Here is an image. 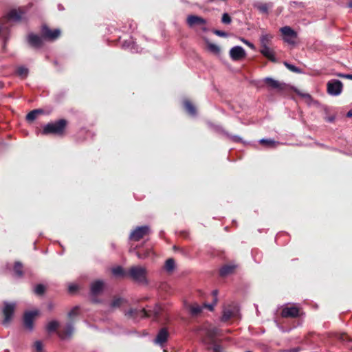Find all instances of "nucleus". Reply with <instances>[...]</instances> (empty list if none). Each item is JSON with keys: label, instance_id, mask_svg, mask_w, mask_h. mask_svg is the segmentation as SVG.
<instances>
[{"label": "nucleus", "instance_id": "nucleus-4", "mask_svg": "<svg viewBox=\"0 0 352 352\" xmlns=\"http://www.w3.org/2000/svg\"><path fill=\"white\" fill-rule=\"evenodd\" d=\"M16 305L14 302H3V308L2 309V314L3 316V324H8L12 320V317L15 311Z\"/></svg>", "mask_w": 352, "mask_h": 352}, {"label": "nucleus", "instance_id": "nucleus-54", "mask_svg": "<svg viewBox=\"0 0 352 352\" xmlns=\"http://www.w3.org/2000/svg\"><path fill=\"white\" fill-rule=\"evenodd\" d=\"M344 77L346 79L352 80V74H346Z\"/></svg>", "mask_w": 352, "mask_h": 352}, {"label": "nucleus", "instance_id": "nucleus-31", "mask_svg": "<svg viewBox=\"0 0 352 352\" xmlns=\"http://www.w3.org/2000/svg\"><path fill=\"white\" fill-rule=\"evenodd\" d=\"M217 293H218L217 290L212 291V296L214 297L213 303L212 304L204 303V307L207 308L210 311H212L213 310L214 305L217 302Z\"/></svg>", "mask_w": 352, "mask_h": 352}, {"label": "nucleus", "instance_id": "nucleus-9", "mask_svg": "<svg viewBox=\"0 0 352 352\" xmlns=\"http://www.w3.org/2000/svg\"><path fill=\"white\" fill-rule=\"evenodd\" d=\"M263 81L270 89H275L278 91H281L285 90L286 87L285 83L279 82L278 80H274L270 77H266L264 78Z\"/></svg>", "mask_w": 352, "mask_h": 352}, {"label": "nucleus", "instance_id": "nucleus-22", "mask_svg": "<svg viewBox=\"0 0 352 352\" xmlns=\"http://www.w3.org/2000/svg\"><path fill=\"white\" fill-rule=\"evenodd\" d=\"M73 331L74 327L72 324L68 323L63 330L58 331V335L61 339H65L70 337Z\"/></svg>", "mask_w": 352, "mask_h": 352}, {"label": "nucleus", "instance_id": "nucleus-35", "mask_svg": "<svg viewBox=\"0 0 352 352\" xmlns=\"http://www.w3.org/2000/svg\"><path fill=\"white\" fill-rule=\"evenodd\" d=\"M112 273L115 276H125L126 277V272L124 270V269L120 267H116L112 270Z\"/></svg>", "mask_w": 352, "mask_h": 352}, {"label": "nucleus", "instance_id": "nucleus-29", "mask_svg": "<svg viewBox=\"0 0 352 352\" xmlns=\"http://www.w3.org/2000/svg\"><path fill=\"white\" fill-rule=\"evenodd\" d=\"M23 266L20 261H16L14 265V272L17 277H22L23 275Z\"/></svg>", "mask_w": 352, "mask_h": 352}, {"label": "nucleus", "instance_id": "nucleus-23", "mask_svg": "<svg viewBox=\"0 0 352 352\" xmlns=\"http://www.w3.org/2000/svg\"><path fill=\"white\" fill-rule=\"evenodd\" d=\"M274 36L271 34H263L260 37L261 48L270 46Z\"/></svg>", "mask_w": 352, "mask_h": 352}, {"label": "nucleus", "instance_id": "nucleus-11", "mask_svg": "<svg viewBox=\"0 0 352 352\" xmlns=\"http://www.w3.org/2000/svg\"><path fill=\"white\" fill-rule=\"evenodd\" d=\"M300 316V310L296 306L284 307L281 311V316L283 318H296Z\"/></svg>", "mask_w": 352, "mask_h": 352}, {"label": "nucleus", "instance_id": "nucleus-14", "mask_svg": "<svg viewBox=\"0 0 352 352\" xmlns=\"http://www.w3.org/2000/svg\"><path fill=\"white\" fill-rule=\"evenodd\" d=\"M230 58L234 60H241L246 56L245 50L241 46H235L230 50Z\"/></svg>", "mask_w": 352, "mask_h": 352}, {"label": "nucleus", "instance_id": "nucleus-28", "mask_svg": "<svg viewBox=\"0 0 352 352\" xmlns=\"http://www.w3.org/2000/svg\"><path fill=\"white\" fill-rule=\"evenodd\" d=\"M175 267V262L173 258H168L164 265V269L168 273L173 272Z\"/></svg>", "mask_w": 352, "mask_h": 352}, {"label": "nucleus", "instance_id": "nucleus-13", "mask_svg": "<svg viewBox=\"0 0 352 352\" xmlns=\"http://www.w3.org/2000/svg\"><path fill=\"white\" fill-rule=\"evenodd\" d=\"M125 315L128 318L133 319H135L138 317H140L141 318L151 317V314H149L144 308L140 310L137 309H130L128 311L126 312Z\"/></svg>", "mask_w": 352, "mask_h": 352}, {"label": "nucleus", "instance_id": "nucleus-32", "mask_svg": "<svg viewBox=\"0 0 352 352\" xmlns=\"http://www.w3.org/2000/svg\"><path fill=\"white\" fill-rule=\"evenodd\" d=\"M259 142L261 145L270 148L275 147L277 144L274 140L268 139H261Z\"/></svg>", "mask_w": 352, "mask_h": 352}, {"label": "nucleus", "instance_id": "nucleus-56", "mask_svg": "<svg viewBox=\"0 0 352 352\" xmlns=\"http://www.w3.org/2000/svg\"><path fill=\"white\" fill-rule=\"evenodd\" d=\"M348 6H349V8H352V1L349 3Z\"/></svg>", "mask_w": 352, "mask_h": 352}, {"label": "nucleus", "instance_id": "nucleus-49", "mask_svg": "<svg viewBox=\"0 0 352 352\" xmlns=\"http://www.w3.org/2000/svg\"><path fill=\"white\" fill-rule=\"evenodd\" d=\"M133 44V42L130 40V41H125L123 44H122V46L124 48H128L130 47V45Z\"/></svg>", "mask_w": 352, "mask_h": 352}, {"label": "nucleus", "instance_id": "nucleus-25", "mask_svg": "<svg viewBox=\"0 0 352 352\" xmlns=\"http://www.w3.org/2000/svg\"><path fill=\"white\" fill-rule=\"evenodd\" d=\"M184 107L185 111L190 116H195L197 110L194 104L188 100L184 101Z\"/></svg>", "mask_w": 352, "mask_h": 352}, {"label": "nucleus", "instance_id": "nucleus-7", "mask_svg": "<svg viewBox=\"0 0 352 352\" xmlns=\"http://www.w3.org/2000/svg\"><path fill=\"white\" fill-rule=\"evenodd\" d=\"M38 315V311H26L23 314V325L25 329L29 331H32L34 329V321L36 316Z\"/></svg>", "mask_w": 352, "mask_h": 352}, {"label": "nucleus", "instance_id": "nucleus-53", "mask_svg": "<svg viewBox=\"0 0 352 352\" xmlns=\"http://www.w3.org/2000/svg\"><path fill=\"white\" fill-rule=\"evenodd\" d=\"M346 117L351 118L352 117V109L349 110L346 113Z\"/></svg>", "mask_w": 352, "mask_h": 352}, {"label": "nucleus", "instance_id": "nucleus-47", "mask_svg": "<svg viewBox=\"0 0 352 352\" xmlns=\"http://www.w3.org/2000/svg\"><path fill=\"white\" fill-rule=\"evenodd\" d=\"M242 41H243V42L246 45H248L250 48H251L252 50H255V49H256L255 45H254L252 43H251V42H250V41H248V40H245V39H244V38H243V39H242Z\"/></svg>", "mask_w": 352, "mask_h": 352}, {"label": "nucleus", "instance_id": "nucleus-30", "mask_svg": "<svg viewBox=\"0 0 352 352\" xmlns=\"http://www.w3.org/2000/svg\"><path fill=\"white\" fill-rule=\"evenodd\" d=\"M43 111L41 109H34L28 113L26 116V120L28 122L34 121Z\"/></svg>", "mask_w": 352, "mask_h": 352}, {"label": "nucleus", "instance_id": "nucleus-43", "mask_svg": "<svg viewBox=\"0 0 352 352\" xmlns=\"http://www.w3.org/2000/svg\"><path fill=\"white\" fill-rule=\"evenodd\" d=\"M78 314V307H74L68 314V317L69 318H72L74 316H76Z\"/></svg>", "mask_w": 352, "mask_h": 352}, {"label": "nucleus", "instance_id": "nucleus-38", "mask_svg": "<svg viewBox=\"0 0 352 352\" xmlns=\"http://www.w3.org/2000/svg\"><path fill=\"white\" fill-rule=\"evenodd\" d=\"M207 47L208 49L214 54H219L220 52V47L215 44L208 43Z\"/></svg>", "mask_w": 352, "mask_h": 352}, {"label": "nucleus", "instance_id": "nucleus-55", "mask_svg": "<svg viewBox=\"0 0 352 352\" xmlns=\"http://www.w3.org/2000/svg\"><path fill=\"white\" fill-rule=\"evenodd\" d=\"M69 289L70 292H73L76 289V286H70Z\"/></svg>", "mask_w": 352, "mask_h": 352}, {"label": "nucleus", "instance_id": "nucleus-52", "mask_svg": "<svg viewBox=\"0 0 352 352\" xmlns=\"http://www.w3.org/2000/svg\"><path fill=\"white\" fill-rule=\"evenodd\" d=\"M292 3L295 4V6H298L300 7H303L304 6L303 3H301V2L300 3H298L296 1H294Z\"/></svg>", "mask_w": 352, "mask_h": 352}, {"label": "nucleus", "instance_id": "nucleus-10", "mask_svg": "<svg viewBox=\"0 0 352 352\" xmlns=\"http://www.w3.org/2000/svg\"><path fill=\"white\" fill-rule=\"evenodd\" d=\"M43 37L34 33H30L27 36V42L31 47L38 49L43 46Z\"/></svg>", "mask_w": 352, "mask_h": 352}, {"label": "nucleus", "instance_id": "nucleus-57", "mask_svg": "<svg viewBox=\"0 0 352 352\" xmlns=\"http://www.w3.org/2000/svg\"><path fill=\"white\" fill-rule=\"evenodd\" d=\"M202 30L205 31V30H206V28H202Z\"/></svg>", "mask_w": 352, "mask_h": 352}, {"label": "nucleus", "instance_id": "nucleus-33", "mask_svg": "<svg viewBox=\"0 0 352 352\" xmlns=\"http://www.w3.org/2000/svg\"><path fill=\"white\" fill-rule=\"evenodd\" d=\"M58 327H59L58 322H57L56 320H52L47 324L46 329L49 333L54 332L57 330Z\"/></svg>", "mask_w": 352, "mask_h": 352}, {"label": "nucleus", "instance_id": "nucleus-48", "mask_svg": "<svg viewBox=\"0 0 352 352\" xmlns=\"http://www.w3.org/2000/svg\"><path fill=\"white\" fill-rule=\"evenodd\" d=\"M230 138L234 142H240L241 141V138L237 135H231Z\"/></svg>", "mask_w": 352, "mask_h": 352}, {"label": "nucleus", "instance_id": "nucleus-18", "mask_svg": "<svg viewBox=\"0 0 352 352\" xmlns=\"http://www.w3.org/2000/svg\"><path fill=\"white\" fill-rule=\"evenodd\" d=\"M238 265L235 263H228L223 265L219 270V275L221 277H226L235 272Z\"/></svg>", "mask_w": 352, "mask_h": 352}, {"label": "nucleus", "instance_id": "nucleus-19", "mask_svg": "<svg viewBox=\"0 0 352 352\" xmlns=\"http://www.w3.org/2000/svg\"><path fill=\"white\" fill-rule=\"evenodd\" d=\"M24 14V11L21 9H12L8 13L6 18L10 21L19 22L22 20Z\"/></svg>", "mask_w": 352, "mask_h": 352}, {"label": "nucleus", "instance_id": "nucleus-1", "mask_svg": "<svg viewBox=\"0 0 352 352\" xmlns=\"http://www.w3.org/2000/svg\"><path fill=\"white\" fill-rule=\"evenodd\" d=\"M68 121L65 119H60L54 122L47 123L43 126L41 133L44 135H53L63 137L65 135Z\"/></svg>", "mask_w": 352, "mask_h": 352}, {"label": "nucleus", "instance_id": "nucleus-17", "mask_svg": "<svg viewBox=\"0 0 352 352\" xmlns=\"http://www.w3.org/2000/svg\"><path fill=\"white\" fill-rule=\"evenodd\" d=\"M187 24L192 28L195 25H204L206 24V20L201 16L197 15H188L186 19Z\"/></svg>", "mask_w": 352, "mask_h": 352}, {"label": "nucleus", "instance_id": "nucleus-45", "mask_svg": "<svg viewBox=\"0 0 352 352\" xmlns=\"http://www.w3.org/2000/svg\"><path fill=\"white\" fill-rule=\"evenodd\" d=\"M213 33L221 37H225L227 36V33L221 30H213Z\"/></svg>", "mask_w": 352, "mask_h": 352}, {"label": "nucleus", "instance_id": "nucleus-34", "mask_svg": "<svg viewBox=\"0 0 352 352\" xmlns=\"http://www.w3.org/2000/svg\"><path fill=\"white\" fill-rule=\"evenodd\" d=\"M190 311L192 315L197 316L202 311V307L198 304L191 305L190 306Z\"/></svg>", "mask_w": 352, "mask_h": 352}, {"label": "nucleus", "instance_id": "nucleus-16", "mask_svg": "<svg viewBox=\"0 0 352 352\" xmlns=\"http://www.w3.org/2000/svg\"><path fill=\"white\" fill-rule=\"evenodd\" d=\"M280 31L284 36L285 41L289 43H293L294 41L290 38H295L297 37V33L289 26H284L280 29Z\"/></svg>", "mask_w": 352, "mask_h": 352}, {"label": "nucleus", "instance_id": "nucleus-51", "mask_svg": "<svg viewBox=\"0 0 352 352\" xmlns=\"http://www.w3.org/2000/svg\"><path fill=\"white\" fill-rule=\"evenodd\" d=\"M336 76L342 78H345L344 76H346V74L342 73H338L336 74Z\"/></svg>", "mask_w": 352, "mask_h": 352}, {"label": "nucleus", "instance_id": "nucleus-36", "mask_svg": "<svg viewBox=\"0 0 352 352\" xmlns=\"http://www.w3.org/2000/svg\"><path fill=\"white\" fill-rule=\"evenodd\" d=\"M283 64L289 70H290L292 72H294L296 74H300L302 72V71L300 68H298V67H296L295 65H292L286 61H285L283 63Z\"/></svg>", "mask_w": 352, "mask_h": 352}, {"label": "nucleus", "instance_id": "nucleus-20", "mask_svg": "<svg viewBox=\"0 0 352 352\" xmlns=\"http://www.w3.org/2000/svg\"><path fill=\"white\" fill-rule=\"evenodd\" d=\"M104 289V282L97 280L93 282L90 286V294L93 296H97L100 294Z\"/></svg>", "mask_w": 352, "mask_h": 352}, {"label": "nucleus", "instance_id": "nucleus-6", "mask_svg": "<svg viewBox=\"0 0 352 352\" xmlns=\"http://www.w3.org/2000/svg\"><path fill=\"white\" fill-rule=\"evenodd\" d=\"M327 89L329 94L331 96H338L342 91L343 84L339 80H331L327 83Z\"/></svg>", "mask_w": 352, "mask_h": 352}, {"label": "nucleus", "instance_id": "nucleus-12", "mask_svg": "<svg viewBox=\"0 0 352 352\" xmlns=\"http://www.w3.org/2000/svg\"><path fill=\"white\" fill-rule=\"evenodd\" d=\"M221 335V330L215 327L209 328L206 333V338L204 342L206 344H214L216 338Z\"/></svg>", "mask_w": 352, "mask_h": 352}, {"label": "nucleus", "instance_id": "nucleus-39", "mask_svg": "<svg viewBox=\"0 0 352 352\" xmlns=\"http://www.w3.org/2000/svg\"><path fill=\"white\" fill-rule=\"evenodd\" d=\"M124 301V299L122 298H115L111 303V307L112 308L120 307Z\"/></svg>", "mask_w": 352, "mask_h": 352}, {"label": "nucleus", "instance_id": "nucleus-24", "mask_svg": "<svg viewBox=\"0 0 352 352\" xmlns=\"http://www.w3.org/2000/svg\"><path fill=\"white\" fill-rule=\"evenodd\" d=\"M138 249V250L136 251V255L138 257V258L140 259H145L146 258H148L151 252H152V249L151 248H146V249H142L139 247H136L134 248V250L135 249Z\"/></svg>", "mask_w": 352, "mask_h": 352}, {"label": "nucleus", "instance_id": "nucleus-21", "mask_svg": "<svg viewBox=\"0 0 352 352\" xmlns=\"http://www.w3.org/2000/svg\"><path fill=\"white\" fill-rule=\"evenodd\" d=\"M259 52L266 58H267L272 63H277L278 60L275 56L274 50L270 47V46H267V47L260 48Z\"/></svg>", "mask_w": 352, "mask_h": 352}, {"label": "nucleus", "instance_id": "nucleus-40", "mask_svg": "<svg viewBox=\"0 0 352 352\" xmlns=\"http://www.w3.org/2000/svg\"><path fill=\"white\" fill-rule=\"evenodd\" d=\"M45 292V287L42 284H38L34 289V293L36 295L42 296Z\"/></svg>", "mask_w": 352, "mask_h": 352}, {"label": "nucleus", "instance_id": "nucleus-46", "mask_svg": "<svg viewBox=\"0 0 352 352\" xmlns=\"http://www.w3.org/2000/svg\"><path fill=\"white\" fill-rule=\"evenodd\" d=\"M212 345V350L213 352H221V346L219 344H216V342L214 344H210Z\"/></svg>", "mask_w": 352, "mask_h": 352}, {"label": "nucleus", "instance_id": "nucleus-3", "mask_svg": "<svg viewBox=\"0 0 352 352\" xmlns=\"http://www.w3.org/2000/svg\"><path fill=\"white\" fill-rule=\"evenodd\" d=\"M151 234V228L148 226H137L131 230L129 239L132 241H139Z\"/></svg>", "mask_w": 352, "mask_h": 352}, {"label": "nucleus", "instance_id": "nucleus-5", "mask_svg": "<svg viewBox=\"0 0 352 352\" xmlns=\"http://www.w3.org/2000/svg\"><path fill=\"white\" fill-rule=\"evenodd\" d=\"M41 36L43 39L53 41L58 38L61 34L60 29L51 30L48 25L43 24L41 26Z\"/></svg>", "mask_w": 352, "mask_h": 352}, {"label": "nucleus", "instance_id": "nucleus-15", "mask_svg": "<svg viewBox=\"0 0 352 352\" xmlns=\"http://www.w3.org/2000/svg\"><path fill=\"white\" fill-rule=\"evenodd\" d=\"M169 332L168 331V329L166 327H163L160 329L159 332L157 333L154 340V342L156 344L163 346L164 344L167 342Z\"/></svg>", "mask_w": 352, "mask_h": 352}, {"label": "nucleus", "instance_id": "nucleus-37", "mask_svg": "<svg viewBox=\"0 0 352 352\" xmlns=\"http://www.w3.org/2000/svg\"><path fill=\"white\" fill-rule=\"evenodd\" d=\"M16 72L19 76H21V78H25L27 77V76L28 74V69L24 67H19L17 68Z\"/></svg>", "mask_w": 352, "mask_h": 352}, {"label": "nucleus", "instance_id": "nucleus-8", "mask_svg": "<svg viewBox=\"0 0 352 352\" xmlns=\"http://www.w3.org/2000/svg\"><path fill=\"white\" fill-rule=\"evenodd\" d=\"M239 312V308L235 305H230L224 307L221 321L227 322L232 318L236 317Z\"/></svg>", "mask_w": 352, "mask_h": 352}, {"label": "nucleus", "instance_id": "nucleus-50", "mask_svg": "<svg viewBox=\"0 0 352 352\" xmlns=\"http://www.w3.org/2000/svg\"><path fill=\"white\" fill-rule=\"evenodd\" d=\"M300 349L299 347L290 349L287 351V352H300Z\"/></svg>", "mask_w": 352, "mask_h": 352}, {"label": "nucleus", "instance_id": "nucleus-2", "mask_svg": "<svg viewBox=\"0 0 352 352\" xmlns=\"http://www.w3.org/2000/svg\"><path fill=\"white\" fill-rule=\"evenodd\" d=\"M146 276L147 270L146 267L140 265L131 266L126 271V277L138 283L146 284Z\"/></svg>", "mask_w": 352, "mask_h": 352}, {"label": "nucleus", "instance_id": "nucleus-26", "mask_svg": "<svg viewBox=\"0 0 352 352\" xmlns=\"http://www.w3.org/2000/svg\"><path fill=\"white\" fill-rule=\"evenodd\" d=\"M273 4L272 3H258L254 5V7L261 13L263 14H268L269 9L272 8Z\"/></svg>", "mask_w": 352, "mask_h": 352}, {"label": "nucleus", "instance_id": "nucleus-42", "mask_svg": "<svg viewBox=\"0 0 352 352\" xmlns=\"http://www.w3.org/2000/svg\"><path fill=\"white\" fill-rule=\"evenodd\" d=\"M34 346L37 352H43V344L41 341H36L34 344Z\"/></svg>", "mask_w": 352, "mask_h": 352}, {"label": "nucleus", "instance_id": "nucleus-27", "mask_svg": "<svg viewBox=\"0 0 352 352\" xmlns=\"http://www.w3.org/2000/svg\"><path fill=\"white\" fill-rule=\"evenodd\" d=\"M149 314H151V317L153 316L155 320H157L160 317L162 309L158 305H155L153 309L146 310Z\"/></svg>", "mask_w": 352, "mask_h": 352}, {"label": "nucleus", "instance_id": "nucleus-44", "mask_svg": "<svg viewBox=\"0 0 352 352\" xmlns=\"http://www.w3.org/2000/svg\"><path fill=\"white\" fill-rule=\"evenodd\" d=\"M340 339L342 341L351 342L352 339L346 334L342 333L340 336Z\"/></svg>", "mask_w": 352, "mask_h": 352}, {"label": "nucleus", "instance_id": "nucleus-41", "mask_svg": "<svg viewBox=\"0 0 352 352\" xmlns=\"http://www.w3.org/2000/svg\"><path fill=\"white\" fill-rule=\"evenodd\" d=\"M221 21L224 24H230L232 21V19L228 13H224L222 16Z\"/></svg>", "mask_w": 352, "mask_h": 352}]
</instances>
